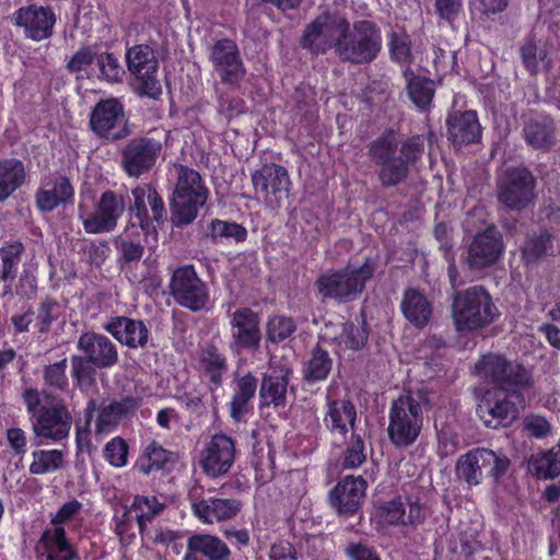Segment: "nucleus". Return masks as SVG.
<instances>
[{
  "label": "nucleus",
  "instance_id": "obj_55",
  "mask_svg": "<svg viewBox=\"0 0 560 560\" xmlns=\"http://www.w3.org/2000/svg\"><path fill=\"white\" fill-rule=\"evenodd\" d=\"M388 38L390 58L397 62H411L412 54L409 35L402 30H394L389 33Z\"/></svg>",
  "mask_w": 560,
  "mask_h": 560
},
{
  "label": "nucleus",
  "instance_id": "obj_38",
  "mask_svg": "<svg viewBox=\"0 0 560 560\" xmlns=\"http://www.w3.org/2000/svg\"><path fill=\"white\" fill-rule=\"evenodd\" d=\"M26 179L22 161L7 159L0 161V202L5 201Z\"/></svg>",
  "mask_w": 560,
  "mask_h": 560
},
{
  "label": "nucleus",
  "instance_id": "obj_10",
  "mask_svg": "<svg viewBox=\"0 0 560 560\" xmlns=\"http://www.w3.org/2000/svg\"><path fill=\"white\" fill-rule=\"evenodd\" d=\"M162 149L161 141L154 138L133 137L125 143L119 152L120 167L129 177L139 178L154 167Z\"/></svg>",
  "mask_w": 560,
  "mask_h": 560
},
{
  "label": "nucleus",
  "instance_id": "obj_46",
  "mask_svg": "<svg viewBox=\"0 0 560 560\" xmlns=\"http://www.w3.org/2000/svg\"><path fill=\"white\" fill-rule=\"evenodd\" d=\"M39 541L46 546L52 545L57 548L58 552H50L48 560H73L78 557V553L71 548L67 539L65 528L60 525H56L52 530H45Z\"/></svg>",
  "mask_w": 560,
  "mask_h": 560
},
{
  "label": "nucleus",
  "instance_id": "obj_22",
  "mask_svg": "<svg viewBox=\"0 0 560 560\" xmlns=\"http://www.w3.org/2000/svg\"><path fill=\"white\" fill-rule=\"evenodd\" d=\"M290 374V369L280 368L262 375L258 390L260 409L270 406L279 408L287 405Z\"/></svg>",
  "mask_w": 560,
  "mask_h": 560
},
{
  "label": "nucleus",
  "instance_id": "obj_2",
  "mask_svg": "<svg viewBox=\"0 0 560 560\" xmlns=\"http://www.w3.org/2000/svg\"><path fill=\"white\" fill-rule=\"evenodd\" d=\"M423 151L422 136L400 140L394 129H386L368 144V155L377 167V179L385 189L406 184Z\"/></svg>",
  "mask_w": 560,
  "mask_h": 560
},
{
  "label": "nucleus",
  "instance_id": "obj_1",
  "mask_svg": "<svg viewBox=\"0 0 560 560\" xmlns=\"http://www.w3.org/2000/svg\"><path fill=\"white\" fill-rule=\"evenodd\" d=\"M382 31L371 20L352 24L339 11L325 10L305 26L300 45L313 55L334 49L338 58L352 65H368L382 50Z\"/></svg>",
  "mask_w": 560,
  "mask_h": 560
},
{
  "label": "nucleus",
  "instance_id": "obj_29",
  "mask_svg": "<svg viewBox=\"0 0 560 560\" xmlns=\"http://www.w3.org/2000/svg\"><path fill=\"white\" fill-rule=\"evenodd\" d=\"M406 80V89L410 101L421 110H428L435 94V81L424 75L417 74L411 68L402 72Z\"/></svg>",
  "mask_w": 560,
  "mask_h": 560
},
{
  "label": "nucleus",
  "instance_id": "obj_12",
  "mask_svg": "<svg viewBox=\"0 0 560 560\" xmlns=\"http://www.w3.org/2000/svg\"><path fill=\"white\" fill-rule=\"evenodd\" d=\"M252 183L258 198L275 207L289 198L291 180L285 167L279 164H265L252 175Z\"/></svg>",
  "mask_w": 560,
  "mask_h": 560
},
{
  "label": "nucleus",
  "instance_id": "obj_57",
  "mask_svg": "<svg viewBox=\"0 0 560 560\" xmlns=\"http://www.w3.org/2000/svg\"><path fill=\"white\" fill-rule=\"evenodd\" d=\"M72 377L80 387H90L95 384L96 366L84 355H72Z\"/></svg>",
  "mask_w": 560,
  "mask_h": 560
},
{
  "label": "nucleus",
  "instance_id": "obj_63",
  "mask_svg": "<svg viewBox=\"0 0 560 560\" xmlns=\"http://www.w3.org/2000/svg\"><path fill=\"white\" fill-rule=\"evenodd\" d=\"M521 55L525 68L532 73L536 74L538 70L539 60L546 57L544 49H538L533 40H527L521 48Z\"/></svg>",
  "mask_w": 560,
  "mask_h": 560
},
{
  "label": "nucleus",
  "instance_id": "obj_58",
  "mask_svg": "<svg viewBox=\"0 0 560 560\" xmlns=\"http://www.w3.org/2000/svg\"><path fill=\"white\" fill-rule=\"evenodd\" d=\"M209 230L210 236L213 240L220 237L233 238L236 242H244L247 238V230L236 222L214 219L211 221Z\"/></svg>",
  "mask_w": 560,
  "mask_h": 560
},
{
  "label": "nucleus",
  "instance_id": "obj_36",
  "mask_svg": "<svg viewBox=\"0 0 560 560\" xmlns=\"http://www.w3.org/2000/svg\"><path fill=\"white\" fill-rule=\"evenodd\" d=\"M501 395V393L494 394L495 402L492 407V420H495L497 423L492 424V429L511 427L518 419V405L524 400L522 394L510 393L500 397Z\"/></svg>",
  "mask_w": 560,
  "mask_h": 560
},
{
  "label": "nucleus",
  "instance_id": "obj_3",
  "mask_svg": "<svg viewBox=\"0 0 560 560\" xmlns=\"http://www.w3.org/2000/svg\"><path fill=\"white\" fill-rule=\"evenodd\" d=\"M22 399L35 439L59 442L68 438L72 415L62 398L47 390L28 387L22 393Z\"/></svg>",
  "mask_w": 560,
  "mask_h": 560
},
{
  "label": "nucleus",
  "instance_id": "obj_41",
  "mask_svg": "<svg viewBox=\"0 0 560 560\" xmlns=\"http://www.w3.org/2000/svg\"><path fill=\"white\" fill-rule=\"evenodd\" d=\"M207 201L198 200L173 195L170 202L171 221L176 228H184L194 222L197 218L200 208L206 205Z\"/></svg>",
  "mask_w": 560,
  "mask_h": 560
},
{
  "label": "nucleus",
  "instance_id": "obj_19",
  "mask_svg": "<svg viewBox=\"0 0 560 560\" xmlns=\"http://www.w3.org/2000/svg\"><path fill=\"white\" fill-rule=\"evenodd\" d=\"M235 459L233 440L225 434H215L208 444L200 465L205 472L212 477L225 475Z\"/></svg>",
  "mask_w": 560,
  "mask_h": 560
},
{
  "label": "nucleus",
  "instance_id": "obj_42",
  "mask_svg": "<svg viewBox=\"0 0 560 560\" xmlns=\"http://www.w3.org/2000/svg\"><path fill=\"white\" fill-rule=\"evenodd\" d=\"M370 327L366 323L364 312L355 320H348L342 324V332L339 337L340 343L352 351H360L368 345Z\"/></svg>",
  "mask_w": 560,
  "mask_h": 560
},
{
  "label": "nucleus",
  "instance_id": "obj_14",
  "mask_svg": "<svg viewBox=\"0 0 560 560\" xmlns=\"http://www.w3.org/2000/svg\"><path fill=\"white\" fill-rule=\"evenodd\" d=\"M232 340L230 349L240 354L243 351L256 352L260 348L261 331L259 315L249 307L237 308L231 317Z\"/></svg>",
  "mask_w": 560,
  "mask_h": 560
},
{
  "label": "nucleus",
  "instance_id": "obj_53",
  "mask_svg": "<svg viewBox=\"0 0 560 560\" xmlns=\"http://www.w3.org/2000/svg\"><path fill=\"white\" fill-rule=\"evenodd\" d=\"M68 360H62L47 364L43 369L44 384L59 392H66L69 387V378L67 376Z\"/></svg>",
  "mask_w": 560,
  "mask_h": 560
},
{
  "label": "nucleus",
  "instance_id": "obj_51",
  "mask_svg": "<svg viewBox=\"0 0 560 560\" xmlns=\"http://www.w3.org/2000/svg\"><path fill=\"white\" fill-rule=\"evenodd\" d=\"M296 323L292 317L272 316L266 326V340L271 343H280L290 338L296 331Z\"/></svg>",
  "mask_w": 560,
  "mask_h": 560
},
{
  "label": "nucleus",
  "instance_id": "obj_48",
  "mask_svg": "<svg viewBox=\"0 0 560 560\" xmlns=\"http://www.w3.org/2000/svg\"><path fill=\"white\" fill-rule=\"evenodd\" d=\"M199 357L205 371L210 374V381L219 385L222 381L223 373L228 370L225 357L213 343H207L202 347Z\"/></svg>",
  "mask_w": 560,
  "mask_h": 560
},
{
  "label": "nucleus",
  "instance_id": "obj_17",
  "mask_svg": "<svg viewBox=\"0 0 560 560\" xmlns=\"http://www.w3.org/2000/svg\"><path fill=\"white\" fill-rule=\"evenodd\" d=\"M13 22L23 28L26 38L39 42L52 36L56 15L49 7L30 4L14 13Z\"/></svg>",
  "mask_w": 560,
  "mask_h": 560
},
{
  "label": "nucleus",
  "instance_id": "obj_60",
  "mask_svg": "<svg viewBox=\"0 0 560 560\" xmlns=\"http://www.w3.org/2000/svg\"><path fill=\"white\" fill-rule=\"evenodd\" d=\"M366 459L364 442L360 435L353 434L342 458V467L352 469L361 466Z\"/></svg>",
  "mask_w": 560,
  "mask_h": 560
},
{
  "label": "nucleus",
  "instance_id": "obj_6",
  "mask_svg": "<svg viewBox=\"0 0 560 560\" xmlns=\"http://www.w3.org/2000/svg\"><path fill=\"white\" fill-rule=\"evenodd\" d=\"M92 132L101 140L118 142L127 139L132 129L122 103L115 97L98 101L89 119Z\"/></svg>",
  "mask_w": 560,
  "mask_h": 560
},
{
  "label": "nucleus",
  "instance_id": "obj_50",
  "mask_svg": "<svg viewBox=\"0 0 560 560\" xmlns=\"http://www.w3.org/2000/svg\"><path fill=\"white\" fill-rule=\"evenodd\" d=\"M529 465L537 478L553 479L560 475V459L556 454V447L533 455Z\"/></svg>",
  "mask_w": 560,
  "mask_h": 560
},
{
  "label": "nucleus",
  "instance_id": "obj_13",
  "mask_svg": "<svg viewBox=\"0 0 560 560\" xmlns=\"http://www.w3.org/2000/svg\"><path fill=\"white\" fill-rule=\"evenodd\" d=\"M210 61L221 82L225 85L238 86L246 74L240 49L236 43L230 38H222L214 43Z\"/></svg>",
  "mask_w": 560,
  "mask_h": 560
},
{
  "label": "nucleus",
  "instance_id": "obj_28",
  "mask_svg": "<svg viewBox=\"0 0 560 560\" xmlns=\"http://www.w3.org/2000/svg\"><path fill=\"white\" fill-rule=\"evenodd\" d=\"M400 310L405 318L416 328H424L433 313L432 303L424 293L413 288L404 291Z\"/></svg>",
  "mask_w": 560,
  "mask_h": 560
},
{
  "label": "nucleus",
  "instance_id": "obj_56",
  "mask_svg": "<svg viewBox=\"0 0 560 560\" xmlns=\"http://www.w3.org/2000/svg\"><path fill=\"white\" fill-rule=\"evenodd\" d=\"M163 508L164 505L159 503L155 497H135L130 509L141 511V513L136 517L141 533L143 532L145 524L151 522L158 514H160Z\"/></svg>",
  "mask_w": 560,
  "mask_h": 560
},
{
  "label": "nucleus",
  "instance_id": "obj_18",
  "mask_svg": "<svg viewBox=\"0 0 560 560\" xmlns=\"http://www.w3.org/2000/svg\"><path fill=\"white\" fill-rule=\"evenodd\" d=\"M492 384L502 395L532 387V374L522 364L508 361L501 355H492Z\"/></svg>",
  "mask_w": 560,
  "mask_h": 560
},
{
  "label": "nucleus",
  "instance_id": "obj_37",
  "mask_svg": "<svg viewBox=\"0 0 560 560\" xmlns=\"http://www.w3.org/2000/svg\"><path fill=\"white\" fill-rule=\"evenodd\" d=\"M235 383L236 389L230 402V416L234 421L240 422L249 411L248 404L255 397L258 382L252 373H247Z\"/></svg>",
  "mask_w": 560,
  "mask_h": 560
},
{
  "label": "nucleus",
  "instance_id": "obj_4",
  "mask_svg": "<svg viewBox=\"0 0 560 560\" xmlns=\"http://www.w3.org/2000/svg\"><path fill=\"white\" fill-rule=\"evenodd\" d=\"M375 269V260L368 257L358 268L346 267L320 275L314 285L323 300L330 299L339 303L353 301L363 292Z\"/></svg>",
  "mask_w": 560,
  "mask_h": 560
},
{
  "label": "nucleus",
  "instance_id": "obj_44",
  "mask_svg": "<svg viewBox=\"0 0 560 560\" xmlns=\"http://www.w3.org/2000/svg\"><path fill=\"white\" fill-rule=\"evenodd\" d=\"M25 250L21 241H12L0 247V281H12Z\"/></svg>",
  "mask_w": 560,
  "mask_h": 560
},
{
  "label": "nucleus",
  "instance_id": "obj_11",
  "mask_svg": "<svg viewBox=\"0 0 560 560\" xmlns=\"http://www.w3.org/2000/svg\"><path fill=\"white\" fill-rule=\"evenodd\" d=\"M170 292L177 304L191 312L203 310L209 301L206 283L190 265L174 270L170 281Z\"/></svg>",
  "mask_w": 560,
  "mask_h": 560
},
{
  "label": "nucleus",
  "instance_id": "obj_47",
  "mask_svg": "<svg viewBox=\"0 0 560 560\" xmlns=\"http://www.w3.org/2000/svg\"><path fill=\"white\" fill-rule=\"evenodd\" d=\"M33 462L30 465L32 475H44L57 471L65 466V454L59 450H38L32 453Z\"/></svg>",
  "mask_w": 560,
  "mask_h": 560
},
{
  "label": "nucleus",
  "instance_id": "obj_24",
  "mask_svg": "<svg viewBox=\"0 0 560 560\" xmlns=\"http://www.w3.org/2000/svg\"><path fill=\"white\" fill-rule=\"evenodd\" d=\"M105 329L120 343L129 348H144L149 330L142 320L117 316L110 319Z\"/></svg>",
  "mask_w": 560,
  "mask_h": 560
},
{
  "label": "nucleus",
  "instance_id": "obj_16",
  "mask_svg": "<svg viewBox=\"0 0 560 560\" xmlns=\"http://www.w3.org/2000/svg\"><path fill=\"white\" fill-rule=\"evenodd\" d=\"M366 488L363 477L347 476L329 491V505L340 517L353 516L361 510Z\"/></svg>",
  "mask_w": 560,
  "mask_h": 560
},
{
  "label": "nucleus",
  "instance_id": "obj_52",
  "mask_svg": "<svg viewBox=\"0 0 560 560\" xmlns=\"http://www.w3.org/2000/svg\"><path fill=\"white\" fill-rule=\"evenodd\" d=\"M96 65L100 70L98 79L108 83L122 81L125 70L113 52L105 51L97 54Z\"/></svg>",
  "mask_w": 560,
  "mask_h": 560
},
{
  "label": "nucleus",
  "instance_id": "obj_32",
  "mask_svg": "<svg viewBox=\"0 0 560 560\" xmlns=\"http://www.w3.org/2000/svg\"><path fill=\"white\" fill-rule=\"evenodd\" d=\"M464 261L474 273H486L490 268V235H468Z\"/></svg>",
  "mask_w": 560,
  "mask_h": 560
},
{
  "label": "nucleus",
  "instance_id": "obj_62",
  "mask_svg": "<svg viewBox=\"0 0 560 560\" xmlns=\"http://www.w3.org/2000/svg\"><path fill=\"white\" fill-rule=\"evenodd\" d=\"M97 59V52L92 46L81 47L67 62L66 69L70 73H78L91 66Z\"/></svg>",
  "mask_w": 560,
  "mask_h": 560
},
{
  "label": "nucleus",
  "instance_id": "obj_8",
  "mask_svg": "<svg viewBox=\"0 0 560 560\" xmlns=\"http://www.w3.org/2000/svg\"><path fill=\"white\" fill-rule=\"evenodd\" d=\"M126 63L136 79L138 94L158 100L162 85L158 79L159 61L154 50L147 44L133 45L126 51Z\"/></svg>",
  "mask_w": 560,
  "mask_h": 560
},
{
  "label": "nucleus",
  "instance_id": "obj_27",
  "mask_svg": "<svg viewBox=\"0 0 560 560\" xmlns=\"http://www.w3.org/2000/svg\"><path fill=\"white\" fill-rule=\"evenodd\" d=\"M242 503L235 499L211 498L192 503L195 515L203 523L212 524L231 520L238 514Z\"/></svg>",
  "mask_w": 560,
  "mask_h": 560
},
{
  "label": "nucleus",
  "instance_id": "obj_9",
  "mask_svg": "<svg viewBox=\"0 0 560 560\" xmlns=\"http://www.w3.org/2000/svg\"><path fill=\"white\" fill-rule=\"evenodd\" d=\"M490 312V295L483 287L457 292L452 303V316L457 330L482 327Z\"/></svg>",
  "mask_w": 560,
  "mask_h": 560
},
{
  "label": "nucleus",
  "instance_id": "obj_7",
  "mask_svg": "<svg viewBox=\"0 0 560 560\" xmlns=\"http://www.w3.org/2000/svg\"><path fill=\"white\" fill-rule=\"evenodd\" d=\"M498 200L511 210L521 211L536 198V178L526 167H509L497 180Z\"/></svg>",
  "mask_w": 560,
  "mask_h": 560
},
{
  "label": "nucleus",
  "instance_id": "obj_49",
  "mask_svg": "<svg viewBox=\"0 0 560 560\" xmlns=\"http://www.w3.org/2000/svg\"><path fill=\"white\" fill-rule=\"evenodd\" d=\"M60 313L61 307L55 299L50 296L43 299L36 311H34V327L37 329V332L39 335L48 334L52 323L59 318Z\"/></svg>",
  "mask_w": 560,
  "mask_h": 560
},
{
  "label": "nucleus",
  "instance_id": "obj_61",
  "mask_svg": "<svg viewBox=\"0 0 560 560\" xmlns=\"http://www.w3.org/2000/svg\"><path fill=\"white\" fill-rule=\"evenodd\" d=\"M104 455L110 465L122 467L127 464L128 444L121 438H115L105 445Z\"/></svg>",
  "mask_w": 560,
  "mask_h": 560
},
{
  "label": "nucleus",
  "instance_id": "obj_64",
  "mask_svg": "<svg viewBox=\"0 0 560 560\" xmlns=\"http://www.w3.org/2000/svg\"><path fill=\"white\" fill-rule=\"evenodd\" d=\"M524 430L536 439H544L550 433V423L541 416L529 415L523 420Z\"/></svg>",
  "mask_w": 560,
  "mask_h": 560
},
{
  "label": "nucleus",
  "instance_id": "obj_26",
  "mask_svg": "<svg viewBox=\"0 0 560 560\" xmlns=\"http://www.w3.org/2000/svg\"><path fill=\"white\" fill-rule=\"evenodd\" d=\"M198 555H202L208 560H229L231 550L217 536L194 534L187 540V552L184 560H201Z\"/></svg>",
  "mask_w": 560,
  "mask_h": 560
},
{
  "label": "nucleus",
  "instance_id": "obj_21",
  "mask_svg": "<svg viewBox=\"0 0 560 560\" xmlns=\"http://www.w3.org/2000/svg\"><path fill=\"white\" fill-rule=\"evenodd\" d=\"M523 136L530 148L548 153L558 143L557 124L549 115L530 117L524 122Z\"/></svg>",
  "mask_w": 560,
  "mask_h": 560
},
{
  "label": "nucleus",
  "instance_id": "obj_23",
  "mask_svg": "<svg viewBox=\"0 0 560 560\" xmlns=\"http://www.w3.org/2000/svg\"><path fill=\"white\" fill-rule=\"evenodd\" d=\"M448 139L454 145L469 144L481 138V127L475 110H455L446 120Z\"/></svg>",
  "mask_w": 560,
  "mask_h": 560
},
{
  "label": "nucleus",
  "instance_id": "obj_45",
  "mask_svg": "<svg viewBox=\"0 0 560 560\" xmlns=\"http://www.w3.org/2000/svg\"><path fill=\"white\" fill-rule=\"evenodd\" d=\"M149 186L150 185L137 186L131 190L133 203L129 207L131 220L136 221L133 222V225H139L145 234L156 232L153 220H151L148 213Z\"/></svg>",
  "mask_w": 560,
  "mask_h": 560
},
{
  "label": "nucleus",
  "instance_id": "obj_54",
  "mask_svg": "<svg viewBox=\"0 0 560 560\" xmlns=\"http://www.w3.org/2000/svg\"><path fill=\"white\" fill-rule=\"evenodd\" d=\"M489 211L485 205L474 207L464 221L467 235H490Z\"/></svg>",
  "mask_w": 560,
  "mask_h": 560
},
{
  "label": "nucleus",
  "instance_id": "obj_39",
  "mask_svg": "<svg viewBox=\"0 0 560 560\" xmlns=\"http://www.w3.org/2000/svg\"><path fill=\"white\" fill-rule=\"evenodd\" d=\"M178 177L173 195L184 196L192 199L208 200L209 190L203 185L201 175L185 165L176 166Z\"/></svg>",
  "mask_w": 560,
  "mask_h": 560
},
{
  "label": "nucleus",
  "instance_id": "obj_33",
  "mask_svg": "<svg viewBox=\"0 0 560 560\" xmlns=\"http://www.w3.org/2000/svg\"><path fill=\"white\" fill-rule=\"evenodd\" d=\"M357 410L354 405L348 399H335L327 402V413L325 422L331 431H338L345 435L348 432V424L354 427Z\"/></svg>",
  "mask_w": 560,
  "mask_h": 560
},
{
  "label": "nucleus",
  "instance_id": "obj_31",
  "mask_svg": "<svg viewBox=\"0 0 560 560\" xmlns=\"http://www.w3.org/2000/svg\"><path fill=\"white\" fill-rule=\"evenodd\" d=\"M177 462V456L152 441L143 455L137 460L136 468L149 475L153 470L171 471Z\"/></svg>",
  "mask_w": 560,
  "mask_h": 560
},
{
  "label": "nucleus",
  "instance_id": "obj_34",
  "mask_svg": "<svg viewBox=\"0 0 560 560\" xmlns=\"http://www.w3.org/2000/svg\"><path fill=\"white\" fill-rule=\"evenodd\" d=\"M487 455L490 451L485 447H478L462 455L455 467L457 478L465 480L468 485H478L481 480L482 466L487 462Z\"/></svg>",
  "mask_w": 560,
  "mask_h": 560
},
{
  "label": "nucleus",
  "instance_id": "obj_35",
  "mask_svg": "<svg viewBox=\"0 0 560 560\" xmlns=\"http://www.w3.org/2000/svg\"><path fill=\"white\" fill-rule=\"evenodd\" d=\"M490 373V355L483 354L474 366V374L480 378H485V382L474 389V398L476 400V413L486 427L490 425V386L487 382V377Z\"/></svg>",
  "mask_w": 560,
  "mask_h": 560
},
{
  "label": "nucleus",
  "instance_id": "obj_59",
  "mask_svg": "<svg viewBox=\"0 0 560 560\" xmlns=\"http://www.w3.org/2000/svg\"><path fill=\"white\" fill-rule=\"evenodd\" d=\"M115 245L119 253V262L121 266H131L139 262L144 253V246L142 244L120 236L116 238Z\"/></svg>",
  "mask_w": 560,
  "mask_h": 560
},
{
  "label": "nucleus",
  "instance_id": "obj_43",
  "mask_svg": "<svg viewBox=\"0 0 560 560\" xmlns=\"http://www.w3.org/2000/svg\"><path fill=\"white\" fill-rule=\"evenodd\" d=\"M551 240L552 235L547 230L528 234L522 246V257L525 264H536L539 259L547 256L549 250L552 249Z\"/></svg>",
  "mask_w": 560,
  "mask_h": 560
},
{
  "label": "nucleus",
  "instance_id": "obj_25",
  "mask_svg": "<svg viewBox=\"0 0 560 560\" xmlns=\"http://www.w3.org/2000/svg\"><path fill=\"white\" fill-rule=\"evenodd\" d=\"M73 187L66 176H56L47 179L35 195L36 206L42 212H50L59 205L70 201L73 197Z\"/></svg>",
  "mask_w": 560,
  "mask_h": 560
},
{
  "label": "nucleus",
  "instance_id": "obj_40",
  "mask_svg": "<svg viewBox=\"0 0 560 560\" xmlns=\"http://www.w3.org/2000/svg\"><path fill=\"white\" fill-rule=\"evenodd\" d=\"M334 360L330 353L322 346L316 345L310 352V358L303 368V378L307 383H317L326 380L330 374Z\"/></svg>",
  "mask_w": 560,
  "mask_h": 560
},
{
  "label": "nucleus",
  "instance_id": "obj_20",
  "mask_svg": "<svg viewBox=\"0 0 560 560\" xmlns=\"http://www.w3.org/2000/svg\"><path fill=\"white\" fill-rule=\"evenodd\" d=\"M77 347L97 369H109L118 362L116 346L108 337L102 334L94 331L83 332L78 339Z\"/></svg>",
  "mask_w": 560,
  "mask_h": 560
},
{
  "label": "nucleus",
  "instance_id": "obj_15",
  "mask_svg": "<svg viewBox=\"0 0 560 560\" xmlns=\"http://www.w3.org/2000/svg\"><path fill=\"white\" fill-rule=\"evenodd\" d=\"M126 210L122 195L106 190L100 197L95 211L82 220L83 228L89 234H102L114 231L119 218Z\"/></svg>",
  "mask_w": 560,
  "mask_h": 560
},
{
  "label": "nucleus",
  "instance_id": "obj_5",
  "mask_svg": "<svg viewBox=\"0 0 560 560\" xmlns=\"http://www.w3.org/2000/svg\"><path fill=\"white\" fill-rule=\"evenodd\" d=\"M422 425L423 412L419 399L407 394L393 401L387 433L394 445L400 447L411 445L419 436Z\"/></svg>",
  "mask_w": 560,
  "mask_h": 560
},
{
  "label": "nucleus",
  "instance_id": "obj_30",
  "mask_svg": "<svg viewBox=\"0 0 560 560\" xmlns=\"http://www.w3.org/2000/svg\"><path fill=\"white\" fill-rule=\"evenodd\" d=\"M139 406V400L130 396L112 401L101 410L96 421V432L113 430L122 419L133 413Z\"/></svg>",
  "mask_w": 560,
  "mask_h": 560
}]
</instances>
